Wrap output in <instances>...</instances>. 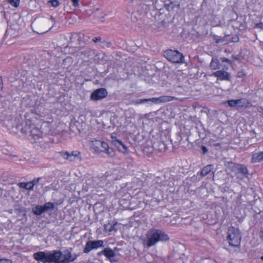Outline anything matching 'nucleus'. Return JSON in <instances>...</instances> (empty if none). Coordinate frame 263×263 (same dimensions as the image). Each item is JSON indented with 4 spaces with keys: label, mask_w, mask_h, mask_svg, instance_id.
<instances>
[{
    "label": "nucleus",
    "mask_w": 263,
    "mask_h": 263,
    "mask_svg": "<svg viewBox=\"0 0 263 263\" xmlns=\"http://www.w3.org/2000/svg\"><path fill=\"white\" fill-rule=\"evenodd\" d=\"M145 238L143 241V246L150 248L159 241H166L169 240L168 236L162 230L152 229L145 235Z\"/></svg>",
    "instance_id": "1"
},
{
    "label": "nucleus",
    "mask_w": 263,
    "mask_h": 263,
    "mask_svg": "<svg viewBox=\"0 0 263 263\" xmlns=\"http://www.w3.org/2000/svg\"><path fill=\"white\" fill-rule=\"evenodd\" d=\"M63 256L62 252L58 250L47 252H38L33 254L34 258L38 262L61 263V258Z\"/></svg>",
    "instance_id": "2"
},
{
    "label": "nucleus",
    "mask_w": 263,
    "mask_h": 263,
    "mask_svg": "<svg viewBox=\"0 0 263 263\" xmlns=\"http://www.w3.org/2000/svg\"><path fill=\"white\" fill-rule=\"evenodd\" d=\"M42 125H37L33 123H26L22 128V132L28 137L31 136L34 140H38L45 135L46 133L42 130Z\"/></svg>",
    "instance_id": "3"
},
{
    "label": "nucleus",
    "mask_w": 263,
    "mask_h": 263,
    "mask_svg": "<svg viewBox=\"0 0 263 263\" xmlns=\"http://www.w3.org/2000/svg\"><path fill=\"white\" fill-rule=\"evenodd\" d=\"M227 239L230 246L239 247L241 239L239 230L233 227H229L227 232Z\"/></svg>",
    "instance_id": "4"
},
{
    "label": "nucleus",
    "mask_w": 263,
    "mask_h": 263,
    "mask_svg": "<svg viewBox=\"0 0 263 263\" xmlns=\"http://www.w3.org/2000/svg\"><path fill=\"white\" fill-rule=\"evenodd\" d=\"M231 171L234 172L235 176L238 179L242 180L247 176L248 169L246 166L242 164L230 163Z\"/></svg>",
    "instance_id": "5"
},
{
    "label": "nucleus",
    "mask_w": 263,
    "mask_h": 263,
    "mask_svg": "<svg viewBox=\"0 0 263 263\" xmlns=\"http://www.w3.org/2000/svg\"><path fill=\"white\" fill-rule=\"evenodd\" d=\"M164 56L172 63H181L183 59V55L176 50H168L164 52Z\"/></svg>",
    "instance_id": "6"
},
{
    "label": "nucleus",
    "mask_w": 263,
    "mask_h": 263,
    "mask_svg": "<svg viewBox=\"0 0 263 263\" xmlns=\"http://www.w3.org/2000/svg\"><path fill=\"white\" fill-rule=\"evenodd\" d=\"M104 247L103 240H89L86 243L85 247L84 249V253H88L92 250L97 249Z\"/></svg>",
    "instance_id": "7"
},
{
    "label": "nucleus",
    "mask_w": 263,
    "mask_h": 263,
    "mask_svg": "<svg viewBox=\"0 0 263 263\" xmlns=\"http://www.w3.org/2000/svg\"><path fill=\"white\" fill-rule=\"evenodd\" d=\"M107 92L105 88H101L93 91L90 96L91 100L98 101L106 97Z\"/></svg>",
    "instance_id": "8"
},
{
    "label": "nucleus",
    "mask_w": 263,
    "mask_h": 263,
    "mask_svg": "<svg viewBox=\"0 0 263 263\" xmlns=\"http://www.w3.org/2000/svg\"><path fill=\"white\" fill-rule=\"evenodd\" d=\"M63 256L61 258V263H69L76 259L78 255H72L68 250H65L62 253Z\"/></svg>",
    "instance_id": "9"
},
{
    "label": "nucleus",
    "mask_w": 263,
    "mask_h": 263,
    "mask_svg": "<svg viewBox=\"0 0 263 263\" xmlns=\"http://www.w3.org/2000/svg\"><path fill=\"white\" fill-rule=\"evenodd\" d=\"M154 100L153 103L154 104H159L162 103H166L168 102H171L173 100H179L182 101L183 99H180L179 98H176L175 97L169 96H162L159 97L158 98H153Z\"/></svg>",
    "instance_id": "10"
},
{
    "label": "nucleus",
    "mask_w": 263,
    "mask_h": 263,
    "mask_svg": "<svg viewBox=\"0 0 263 263\" xmlns=\"http://www.w3.org/2000/svg\"><path fill=\"white\" fill-rule=\"evenodd\" d=\"M212 76L221 81H230L231 79L230 74L223 70H218L213 72Z\"/></svg>",
    "instance_id": "11"
},
{
    "label": "nucleus",
    "mask_w": 263,
    "mask_h": 263,
    "mask_svg": "<svg viewBox=\"0 0 263 263\" xmlns=\"http://www.w3.org/2000/svg\"><path fill=\"white\" fill-rule=\"evenodd\" d=\"M81 54L90 60H93L95 62H97V57L99 54L97 53L96 50L90 49H86L81 52Z\"/></svg>",
    "instance_id": "12"
},
{
    "label": "nucleus",
    "mask_w": 263,
    "mask_h": 263,
    "mask_svg": "<svg viewBox=\"0 0 263 263\" xmlns=\"http://www.w3.org/2000/svg\"><path fill=\"white\" fill-rule=\"evenodd\" d=\"M101 147L102 148V149H100L101 151L105 153L108 156L112 157L115 156V152L112 148L109 147L106 142L102 141Z\"/></svg>",
    "instance_id": "13"
},
{
    "label": "nucleus",
    "mask_w": 263,
    "mask_h": 263,
    "mask_svg": "<svg viewBox=\"0 0 263 263\" xmlns=\"http://www.w3.org/2000/svg\"><path fill=\"white\" fill-rule=\"evenodd\" d=\"M104 253H105V256L109 260V261L112 262H117V259H113L112 258L116 256V253L115 250H111L109 248H106L104 249Z\"/></svg>",
    "instance_id": "14"
},
{
    "label": "nucleus",
    "mask_w": 263,
    "mask_h": 263,
    "mask_svg": "<svg viewBox=\"0 0 263 263\" xmlns=\"http://www.w3.org/2000/svg\"><path fill=\"white\" fill-rule=\"evenodd\" d=\"M112 143L121 152L124 153L126 152L127 148L121 141L119 140H115L112 141Z\"/></svg>",
    "instance_id": "15"
},
{
    "label": "nucleus",
    "mask_w": 263,
    "mask_h": 263,
    "mask_svg": "<svg viewBox=\"0 0 263 263\" xmlns=\"http://www.w3.org/2000/svg\"><path fill=\"white\" fill-rule=\"evenodd\" d=\"M263 161V152L254 153L252 156L251 163H255Z\"/></svg>",
    "instance_id": "16"
},
{
    "label": "nucleus",
    "mask_w": 263,
    "mask_h": 263,
    "mask_svg": "<svg viewBox=\"0 0 263 263\" xmlns=\"http://www.w3.org/2000/svg\"><path fill=\"white\" fill-rule=\"evenodd\" d=\"M210 67L212 70H216L220 68V63L217 59L213 58L210 64Z\"/></svg>",
    "instance_id": "17"
},
{
    "label": "nucleus",
    "mask_w": 263,
    "mask_h": 263,
    "mask_svg": "<svg viewBox=\"0 0 263 263\" xmlns=\"http://www.w3.org/2000/svg\"><path fill=\"white\" fill-rule=\"evenodd\" d=\"M64 158L69 160V161L74 160L77 156V154H74V152L69 153L68 152L63 153L62 155Z\"/></svg>",
    "instance_id": "18"
},
{
    "label": "nucleus",
    "mask_w": 263,
    "mask_h": 263,
    "mask_svg": "<svg viewBox=\"0 0 263 263\" xmlns=\"http://www.w3.org/2000/svg\"><path fill=\"white\" fill-rule=\"evenodd\" d=\"M17 185L22 189H25L27 190H33V184L29 182H20L17 184Z\"/></svg>",
    "instance_id": "19"
},
{
    "label": "nucleus",
    "mask_w": 263,
    "mask_h": 263,
    "mask_svg": "<svg viewBox=\"0 0 263 263\" xmlns=\"http://www.w3.org/2000/svg\"><path fill=\"white\" fill-rule=\"evenodd\" d=\"M213 169V166L212 165H208L203 167L201 172H200V175L204 177L209 174Z\"/></svg>",
    "instance_id": "20"
},
{
    "label": "nucleus",
    "mask_w": 263,
    "mask_h": 263,
    "mask_svg": "<svg viewBox=\"0 0 263 263\" xmlns=\"http://www.w3.org/2000/svg\"><path fill=\"white\" fill-rule=\"evenodd\" d=\"M248 102L246 101L244 99H240L236 100V107L237 108H242V107H246L247 106Z\"/></svg>",
    "instance_id": "21"
},
{
    "label": "nucleus",
    "mask_w": 263,
    "mask_h": 263,
    "mask_svg": "<svg viewBox=\"0 0 263 263\" xmlns=\"http://www.w3.org/2000/svg\"><path fill=\"white\" fill-rule=\"evenodd\" d=\"M33 213L36 215H40L44 212L43 206L41 205H36L32 209Z\"/></svg>",
    "instance_id": "22"
},
{
    "label": "nucleus",
    "mask_w": 263,
    "mask_h": 263,
    "mask_svg": "<svg viewBox=\"0 0 263 263\" xmlns=\"http://www.w3.org/2000/svg\"><path fill=\"white\" fill-rule=\"evenodd\" d=\"M43 206L44 212L47 211L49 210H53L54 208V205L53 203L49 202L45 203Z\"/></svg>",
    "instance_id": "23"
},
{
    "label": "nucleus",
    "mask_w": 263,
    "mask_h": 263,
    "mask_svg": "<svg viewBox=\"0 0 263 263\" xmlns=\"http://www.w3.org/2000/svg\"><path fill=\"white\" fill-rule=\"evenodd\" d=\"M153 98H149V99H139L135 102L136 104H143L144 103H148V102H152L153 103L154 100H153Z\"/></svg>",
    "instance_id": "24"
},
{
    "label": "nucleus",
    "mask_w": 263,
    "mask_h": 263,
    "mask_svg": "<svg viewBox=\"0 0 263 263\" xmlns=\"http://www.w3.org/2000/svg\"><path fill=\"white\" fill-rule=\"evenodd\" d=\"M102 141L98 140H95L92 141V146L95 147L96 151H98L100 149L102 145Z\"/></svg>",
    "instance_id": "25"
},
{
    "label": "nucleus",
    "mask_w": 263,
    "mask_h": 263,
    "mask_svg": "<svg viewBox=\"0 0 263 263\" xmlns=\"http://www.w3.org/2000/svg\"><path fill=\"white\" fill-rule=\"evenodd\" d=\"M227 103L229 106L231 107H236V100H230L224 102V103Z\"/></svg>",
    "instance_id": "26"
},
{
    "label": "nucleus",
    "mask_w": 263,
    "mask_h": 263,
    "mask_svg": "<svg viewBox=\"0 0 263 263\" xmlns=\"http://www.w3.org/2000/svg\"><path fill=\"white\" fill-rule=\"evenodd\" d=\"M9 3L14 7H17L20 5V0H7Z\"/></svg>",
    "instance_id": "27"
},
{
    "label": "nucleus",
    "mask_w": 263,
    "mask_h": 263,
    "mask_svg": "<svg viewBox=\"0 0 263 263\" xmlns=\"http://www.w3.org/2000/svg\"><path fill=\"white\" fill-rule=\"evenodd\" d=\"M48 4H50L51 6L53 7H57L60 5V2L58 0H50L48 2Z\"/></svg>",
    "instance_id": "28"
},
{
    "label": "nucleus",
    "mask_w": 263,
    "mask_h": 263,
    "mask_svg": "<svg viewBox=\"0 0 263 263\" xmlns=\"http://www.w3.org/2000/svg\"><path fill=\"white\" fill-rule=\"evenodd\" d=\"M220 60L222 62H226L230 65H231V66L232 65V62L229 59H228L226 58H221Z\"/></svg>",
    "instance_id": "29"
},
{
    "label": "nucleus",
    "mask_w": 263,
    "mask_h": 263,
    "mask_svg": "<svg viewBox=\"0 0 263 263\" xmlns=\"http://www.w3.org/2000/svg\"><path fill=\"white\" fill-rule=\"evenodd\" d=\"M40 179H41V178H40V177L36 178L33 179L31 181H30V182L33 184V187H34V186L35 184H36L39 182Z\"/></svg>",
    "instance_id": "30"
},
{
    "label": "nucleus",
    "mask_w": 263,
    "mask_h": 263,
    "mask_svg": "<svg viewBox=\"0 0 263 263\" xmlns=\"http://www.w3.org/2000/svg\"><path fill=\"white\" fill-rule=\"evenodd\" d=\"M246 76V73L243 71H238L237 73V77L239 78H244Z\"/></svg>",
    "instance_id": "31"
},
{
    "label": "nucleus",
    "mask_w": 263,
    "mask_h": 263,
    "mask_svg": "<svg viewBox=\"0 0 263 263\" xmlns=\"http://www.w3.org/2000/svg\"><path fill=\"white\" fill-rule=\"evenodd\" d=\"M0 263H12L11 260L7 259H0Z\"/></svg>",
    "instance_id": "32"
},
{
    "label": "nucleus",
    "mask_w": 263,
    "mask_h": 263,
    "mask_svg": "<svg viewBox=\"0 0 263 263\" xmlns=\"http://www.w3.org/2000/svg\"><path fill=\"white\" fill-rule=\"evenodd\" d=\"M255 27L256 28H262L263 27V23H259L255 25Z\"/></svg>",
    "instance_id": "33"
},
{
    "label": "nucleus",
    "mask_w": 263,
    "mask_h": 263,
    "mask_svg": "<svg viewBox=\"0 0 263 263\" xmlns=\"http://www.w3.org/2000/svg\"><path fill=\"white\" fill-rule=\"evenodd\" d=\"M79 0H72L73 5L74 6H79Z\"/></svg>",
    "instance_id": "34"
},
{
    "label": "nucleus",
    "mask_w": 263,
    "mask_h": 263,
    "mask_svg": "<svg viewBox=\"0 0 263 263\" xmlns=\"http://www.w3.org/2000/svg\"><path fill=\"white\" fill-rule=\"evenodd\" d=\"M100 40H101L100 37H95L93 39V41L95 43H97V42L100 41Z\"/></svg>",
    "instance_id": "35"
},
{
    "label": "nucleus",
    "mask_w": 263,
    "mask_h": 263,
    "mask_svg": "<svg viewBox=\"0 0 263 263\" xmlns=\"http://www.w3.org/2000/svg\"><path fill=\"white\" fill-rule=\"evenodd\" d=\"M201 148L203 151V154H205L208 152V149L206 147L202 146Z\"/></svg>",
    "instance_id": "36"
},
{
    "label": "nucleus",
    "mask_w": 263,
    "mask_h": 263,
    "mask_svg": "<svg viewBox=\"0 0 263 263\" xmlns=\"http://www.w3.org/2000/svg\"><path fill=\"white\" fill-rule=\"evenodd\" d=\"M3 88V80L2 78L0 77V90L2 89Z\"/></svg>",
    "instance_id": "37"
},
{
    "label": "nucleus",
    "mask_w": 263,
    "mask_h": 263,
    "mask_svg": "<svg viewBox=\"0 0 263 263\" xmlns=\"http://www.w3.org/2000/svg\"><path fill=\"white\" fill-rule=\"evenodd\" d=\"M103 252H104V250H102V251H101V252H98V253H97V255H98V256H101V255H102V254H103V255H105V253H103Z\"/></svg>",
    "instance_id": "38"
},
{
    "label": "nucleus",
    "mask_w": 263,
    "mask_h": 263,
    "mask_svg": "<svg viewBox=\"0 0 263 263\" xmlns=\"http://www.w3.org/2000/svg\"><path fill=\"white\" fill-rule=\"evenodd\" d=\"M72 37H75V38H76V37H79V34H78V33H74V34H73L72 35Z\"/></svg>",
    "instance_id": "39"
},
{
    "label": "nucleus",
    "mask_w": 263,
    "mask_h": 263,
    "mask_svg": "<svg viewBox=\"0 0 263 263\" xmlns=\"http://www.w3.org/2000/svg\"><path fill=\"white\" fill-rule=\"evenodd\" d=\"M149 114H146L144 115V118L148 119L149 117Z\"/></svg>",
    "instance_id": "40"
},
{
    "label": "nucleus",
    "mask_w": 263,
    "mask_h": 263,
    "mask_svg": "<svg viewBox=\"0 0 263 263\" xmlns=\"http://www.w3.org/2000/svg\"><path fill=\"white\" fill-rule=\"evenodd\" d=\"M113 228H114V227L112 226H111L110 228L109 229V231H110V232L112 231Z\"/></svg>",
    "instance_id": "41"
},
{
    "label": "nucleus",
    "mask_w": 263,
    "mask_h": 263,
    "mask_svg": "<svg viewBox=\"0 0 263 263\" xmlns=\"http://www.w3.org/2000/svg\"><path fill=\"white\" fill-rule=\"evenodd\" d=\"M118 250V248L116 247L114 248V249L113 250H115V252H116Z\"/></svg>",
    "instance_id": "42"
},
{
    "label": "nucleus",
    "mask_w": 263,
    "mask_h": 263,
    "mask_svg": "<svg viewBox=\"0 0 263 263\" xmlns=\"http://www.w3.org/2000/svg\"><path fill=\"white\" fill-rule=\"evenodd\" d=\"M50 19L52 20V21H53L54 19H53V17L52 16H50Z\"/></svg>",
    "instance_id": "43"
},
{
    "label": "nucleus",
    "mask_w": 263,
    "mask_h": 263,
    "mask_svg": "<svg viewBox=\"0 0 263 263\" xmlns=\"http://www.w3.org/2000/svg\"><path fill=\"white\" fill-rule=\"evenodd\" d=\"M224 69H226V70H227L228 69V67H225L224 66Z\"/></svg>",
    "instance_id": "44"
},
{
    "label": "nucleus",
    "mask_w": 263,
    "mask_h": 263,
    "mask_svg": "<svg viewBox=\"0 0 263 263\" xmlns=\"http://www.w3.org/2000/svg\"><path fill=\"white\" fill-rule=\"evenodd\" d=\"M107 225H105V229L106 230L107 229Z\"/></svg>",
    "instance_id": "45"
},
{
    "label": "nucleus",
    "mask_w": 263,
    "mask_h": 263,
    "mask_svg": "<svg viewBox=\"0 0 263 263\" xmlns=\"http://www.w3.org/2000/svg\"><path fill=\"white\" fill-rule=\"evenodd\" d=\"M261 259L263 260V256L261 257Z\"/></svg>",
    "instance_id": "46"
}]
</instances>
